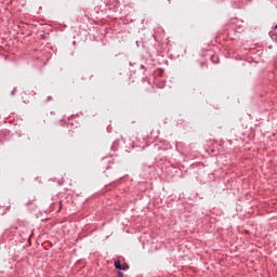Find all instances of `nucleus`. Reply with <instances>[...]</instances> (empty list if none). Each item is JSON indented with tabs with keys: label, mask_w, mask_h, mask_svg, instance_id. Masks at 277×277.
I'll return each instance as SVG.
<instances>
[{
	"label": "nucleus",
	"mask_w": 277,
	"mask_h": 277,
	"mask_svg": "<svg viewBox=\"0 0 277 277\" xmlns=\"http://www.w3.org/2000/svg\"><path fill=\"white\" fill-rule=\"evenodd\" d=\"M118 277H124V274H122V272H118Z\"/></svg>",
	"instance_id": "7ed1b4c3"
},
{
	"label": "nucleus",
	"mask_w": 277,
	"mask_h": 277,
	"mask_svg": "<svg viewBox=\"0 0 277 277\" xmlns=\"http://www.w3.org/2000/svg\"><path fill=\"white\" fill-rule=\"evenodd\" d=\"M275 29H277V25L275 26Z\"/></svg>",
	"instance_id": "39448f33"
},
{
	"label": "nucleus",
	"mask_w": 277,
	"mask_h": 277,
	"mask_svg": "<svg viewBox=\"0 0 277 277\" xmlns=\"http://www.w3.org/2000/svg\"><path fill=\"white\" fill-rule=\"evenodd\" d=\"M61 209H62V201H60V211H61Z\"/></svg>",
	"instance_id": "20e7f679"
},
{
	"label": "nucleus",
	"mask_w": 277,
	"mask_h": 277,
	"mask_svg": "<svg viewBox=\"0 0 277 277\" xmlns=\"http://www.w3.org/2000/svg\"><path fill=\"white\" fill-rule=\"evenodd\" d=\"M115 267L116 269L122 271V264L120 263V261H115Z\"/></svg>",
	"instance_id": "f257e3e1"
},
{
	"label": "nucleus",
	"mask_w": 277,
	"mask_h": 277,
	"mask_svg": "<svg viewBox=\"0 0 277 277\" xmlns=\"http://www.w3.org/2000/svg\"><path fill=\"white\" fill-rule=\"evenodd\" d=\"M127 269H129V264L128 263L121 264V271L127 272Z\"/></svg>",
	"instance_id": "f03ea898"
}]
</instances>
